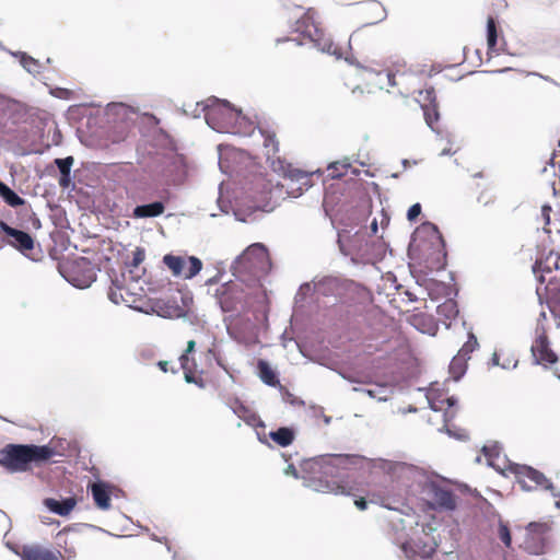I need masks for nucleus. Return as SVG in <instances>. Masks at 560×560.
Masks as SVG:
<instances>
[{"instance_id":"a18cd8bd","label":"nucleus","mask_w":560,"mask_h":560,"mask_svg":"<svg viewBox=\"0 0 560 560\" xmlns=\"http://www.w3.org/2000/svg\"><path fill=\"white\" fill-rule=\"evenodd\" d=\"M196 342L195 340H189L187 342V348L185 352L179 357V363L188 364L190 363L189 354L195 352Z\"/></svg>"},{"instance_id":"37998d69","label":"nucleus","mask_w":560,"mask_h":560,"mask_svg":"<svg viewBox=\"0 0 560 560\" xmlns=\"http://www.w3.org/2000/svg\"><path fill=\"white\" fill-rule=\"evenodd\" d=\"M145 258V250L142 247H136L132 253V259L129 262V267L137 268Z\"/></svg>"},{"instance_id":"c9c22d12","label":"nucleus","mask_w":560,"mask_h":560,"mask_svg":"<svg viewBox=\"0 0 560 560\" xmlns=\"http://www.w3.org/2000/svg\"><path fill=\"white\" fill-rule=\"evenodd\" d=\"M192 366H196L194 361L191 363H188V364L180 363V368L184 371L185 381L187 383H189V384L197 385L199 388H203L205 387V382H203V380L201 377H196L195 376L194 371H192Z\"/></svg>"},{"instance_id":"7c9ffc66","label":"nucleus","mask_w":560,"mask_h":560,"mask_svg":"<svg viewBox=\"0 0 560 560\" xmlns=\"http://www.w3.org/2000/svg\"><path fill=\"white\" fill-rule=\"evenodd\" d=\"M159 315L164 318H180L186 315V311L176 304H171V302H166L159 307Z\"/></svg>"},{"instance_id":"39448f33","label":"nucleus","mask_w":560,"mask_h":560,"mask_svg":"<svg viewBox=\"0 0 560 560\" xmlns=\"http://www.w3.org/2000/svg\"><path fill=\"white\" fill-rule=\"evenodd\" d=\"M57 455L54 447L48 444H15L10 443L0 450V466L8 472H26L32 464H42Z\"/></svg>"},{"instance_id":"a19ab883","label":"nucleus","mask_w":560,"mask_h":560,"mask_svg":"<svg viewBox=\"0 0 560 560\" xmlns=\"http://www.w3.org/2000/svg\"><path fill=\"white\" fill-rule=\"evenodd\" d=\"M116 282L117 281H113V284L115 285V288H110L108 291L109 301L113 302L114 304L127 302V300H125L124 295L120 292L121 287L117 285Z\"/></svg>"},{"instance_id":"f03ea898","label":"nucleus","mask_w":560,"mask_h":560,"mask_svg":"<svg viewBox=\"0 0 560 560\" xmlns=\"http://www.w3.org/2000/svg\"><path fill=\"white\" fill-rule=\"evenodd\" d=\"M363 459L354 454H324L301 460V479L305 488L316 492L345 494L340 482L346 471Z\"/></svg>"},{"instance_id":"9d476101","label":"nucleus","mask_w":560,"mask_h":560,"mask_svg":"<svg viewBox=\"0 0 560 560\" xmlns=\"http://www.w3.org/2000/svg\"><path fill=\"white\" fill-rule=\"evenodd\" d=\"M353 284V281L336 276H326L314 280V291L323 296L341 298Z\"/></svg>"},{"instance_id":"1a4fd4ad","label":"nucleus","mask_w":560,"mask_h":560,"mask_svg":"<svg viewBox=\"0 0 560 560\" xmlns=\"http://www.w3.org/2000/svg\"><path fill=\"white\" fill-rule=\"evenodd\" d=\"M0 231L3 233L2 242L30 258L28 252L34 248L35 241L28 232L13 228L3 220H0Z\"/></svg>"},{"instance_id":"49530a36","label":"nucleus","mask_w":560,"mask_h":560,"mask_svg":"<svg viewBox=\"0 0 560 560\" xmlns=\"http://www.w3.org/2000/svg\"><path fill=\"white\" fill-rule=\"evenodd\" d=\"M50 94L60 100H70L73 93L65 88H55L50 90Z\"/></svg>"},{"instance_id":"2f4dec72","label":"nucleus","mask_w":560,"mask_h":560,"mask_svg":"<svg viewBox=\"0 0 560 560\" xmlns=\"http://www.w3.org/2000/svg\"><path fill=\"white\" fill-rule=\"evenodd\" d=\"M439 315L453 319L456 318L459 314L458 305L456 301L448 299L444 303L440 304L436 308Z\"/></svg>"},{"instance_id":"7ed1b4c3","label":"nucleus","mask_w":560,"mask_h":560,"mask_svg":"<svg viewBox=\"0 0 560 560\" xmlns=\"http://www.w3.org/2000/svg\"><path fill=\"white\" fill-rule=\"evenodd\" d=\"M235 129L236 131H231V135L244 137H250L256 129L258 130L259 136L264 140L266 158L270 167L275 173L282 174L285 178L290 179L287 190L288 195L293 198L300 197L308 185V174L300 170H292L290 164H287L284 160L277 155L279 142L276 139V132L268 127H264L261 124L256 125L247 116L243 115L241 109H238Z\"/></svg>"},{"instance_id":"9b49d317","label":"nucleus","mask_w":560,"mask_h":560,"mask_svg":"<svg viewBox=\"0 0 560 560\" xmlns=\"http://www.w3.org/2000/svg\"><path fill=\"white\" fill-rule=\"evenodd\" d=\"M536 327L537 337L535 342L532 345L530 352L535 364H553L557 362V354L550 349L549 340L545 331V327Z\"/></svg>"},{"instance_id":"6e6552de","label":"nucleus","mask_w":560,"mask_h":560,"mask_svg":"<svg viewBox=\"0 0 560 560\" xmlns=\"http://www.w3.org/2000/svg\"><path fill=\"white\" fill-rule=\"evenodd\" d=\"M508 469L515 475L522 490L529 492L535 489H540L549 491L555 498H560V492L556 491L552 481L548 479L545 474L532 466L509 462Z\"/></svg>"},{"instance_id":"6ab92c4d","label":"nucleus","mask_w":560,"mask_h":560,"mask_svg":"<svg viewBox=\"0 0 560 560\" xmlns=\"http://www.w3.org/2000/svg\"><path fill=\"white\" fill-rule=\"evenodd\" d=\"M22 560H59L56 552L39 546H24L21 555Z\"/></svg>"},{"instance_id":"680f3d73","label":"nucleus","mask_w":560,"mask_h":560,"mask_svg":"<svg viewBox=\"0 0 560 560\" xmlns=\"http://www.w3.org/2000/svg\"><path fill=\"white\" fill-rule=\"evenodd\" d=\"M233 214L235 217V219L240 222H249V219H247L246 217H244L241 212V210H233Z\"/></svg>"},{"instance_id":"72a5a7b5","label":"nucleus","mask_w":560,"mask_h":560,"mask_svg":"<svg viewBox=\"0 0 560 560\" xmlns=\"http://www.w3.org/2000/svg\"><path fill=\"white\" fill-rule=\"evenodd\" d=\"M351 167L348 159L336 161L329 164L328 171L331 178H340L347 174L348 168Z\"/></svg>"},{"instance_id":"bf43d9fd","label":"nucleus","mask_w":560,"mask_h":560,"mask_svg":"<svg viewBox=\"0 0 560 560\" xmlns=\"http://www.w3.org/2000/svg\"><path fill=\"white\" fill-rule=\"evenodd\" d=\"M500 366L503 369V370H510V369H515L517 366V361H514L512 363V361L510 359L505 360L502 364H500Z\"/></svg>"},{"instance_id":"c85d7f7f","label":"nucleus","mask_w":560,"mask_h":560,"mask_svg":"<svg viewBox=\"0 0 560 560\" xmlns=\"http://www.w3.org/2000/svg\"><path fill=\"white\" fill-rule=\"evenodd\" d=\"M366 9L371 16L373 18V21L368 22L365 25H373L380 23L387 18L386 9L378 1H369Z\"/></svg>"},{"instance_id":"864d4df0","label":"nucleus","mask_w":560,"mask_h":560,"mask_svg":"<svg viewBox=\"0 0 560 560\" xmlns=\"http://www.w3.org/2000/svg\"><path fill=\"white\" fill-rule=\"evenodd\" d=\"M206 360L209 361V362L211 360H215L218 365L223 366L222 363H221L220 357L217 354V352L212 348L208 349V351L206 353Z\"/></svg>"},{"instance_id":"3c124183","label":"nucleus","mask_w":560,"mask_h":560,"mask_svg":"<svg viewBox=\"0 0 560 560\" xmlns=\"http://www.w3.org/2000/svg\"><path fill=\"white\" fill-rule=\"evenodd\" d=\"M284 475L292 476L295 479H301V469L298 470L293 464H289L284 469Z\"/></svg>"},{"instance_id":"338daca9","label":"nucleus","mask_w":560,"mask_h":560,"mask_svg":"<svg viewBox=\"0 0 560 560\" xmlns=\"http://www.w3.org/2000/svg\"><path fill=\"white\" fill-rule=\"evenodd\" d=\"M499 360H500V359H499L498 353H497V352H494V353L492 354L491 360H490V364H491L492 366L500 365V361H499Z\"/></svg>"},{"instance_id":"bb28decb","label":"nucleus","mask_w":560,"mask_h":560,"mask_svg":"<svg viewBox=\"0 0 560 560\" xmlns=\"http://www.w3.org/2000/svg\"><path fill=\"white\" fill-rule=\"evenodd\" d=\"M498 44V27L497 22L492 16H489L487 20V45H488V54H498L497 49Z\"/></svg>"},{"instance_id":"ea45409f","label":"nucleus","mask_w":560,"mask_h":560,"mask_svg":"<svg viewBox=\"0 0 560 560\" xmlns=\"http://www.w3.org/2000/svg\"><path fill=\"white\" fill-rule=\"evenodd\" d=\"M455 417V413L454 412H448L446 411L444 413V421L445 423H447L450 420H452L453 418ZM445 427V430L447 432V434L450 436H453L455 438L456 440H466L468 438L467 433L463 430L460 431H453L447 424L444 425Z\"/></svg>"},{"instance_id":"58836bf2","label":"nucleus","mask_w":560,"mask_h":560,"mask_svg":"<svg viewBox=\"0 0 560 560\" xmlns=\"http://www.w3.org/2000/svg\"><path fill=\"white\" fill-rule=\"evenodd\" d=\"M311 293H316L314 291V283H310V282H304L300 285L296 294H295V303H302L306 300V298L311 294Z\"/></svg>"},{"instance_id":"cd10ccee","label":"nucleus","mask_w":560,"mask_h":560,"mask_svg":"<svg viewBox=\"0 0 560 560\" xmlns=\"http://www.w3.org/2000/svg\"><path fill=\"white\" fill-rule=\"evenodd\" d=\"M467 360L455 355L448 366L453 381L458 382L467 372Z\"/></svg>"},{"instance_id":"8fccbe9b","label":"nucleus","mask_w":560,"mask_h":560,"mask_svg":"<svg viewBox=\"0 0 560 560\" xmlns=\"http://www.w3.org/2000/svg\"><path fill=\"white\" fill-rule=\"evenodd\" d=\"M243 420L249 425L265 427L264 421L255 413L246 415Z\"/></svg>"},{"instance_id":"4468645a","label":"nucleus","mask_w":560,"mask_h":560,"mask_svg":"<svg viewBox=\"0 0 560 560\" xmlns=\"http://www.w3.org/2000/svg\"><path fill=\"white\" fill-rule=\"evenodd\" d=\"M539 302L542 303V295L539 289L536 290ZM545 302L549 312L557 318H560V280L549 281L545 287Z\"/></svg>"},{"instance_id":"f704fd0d","label":"nucleus","mask_w":560,"mask_h":560,"mask_svg":"<svg viewBox=\"0 0 560 560\" xmlns=\"http://www.w3.org/2000/svg\"><path fill=\"white\" fill-rule=\"evenodd\" d=\"M202 269V261L196 256L188 257V267L183 271L184 279H192Z\"/></svg>"},{"instance_id":"e433bc0d","label":"nucleus","mask_w":560,"mask_h":560,"mask_svg":"<svg viewBox=\"0 0 560 560\" xmlns=\"http://www.w3.org/2000/svg\"><path fill=\"white\" fill-rule=\"evenodd\" d=\"M550 527L547 523L530 522L526 526L528 534L536 536L538 540H544L545 535L549 532Z\"/></svg>"},{"instance_id":"20e7f679","label":"nucleus","mask_w":560,"mask_h":560,"mask_svg":"<svg viewBox=\"0 0 560 560\" xmlns=\"http://www.w3.org/2000/svg\"><path fill=\"white\" fill-rule=\"evenodd\" d=\"M388 471L402 479L408 491L434 511H454L456 500L454 493L436 481L430 479L419 468L406 463H386Z\"/></svg>"},{"instance_id":"774afa93","label":"nucleus","mask_w":560,"mask_h":560,"mask_svg":"<svg viewBox=\"0 0 560 560\" xmlns=\"http://www.w3.org/2000/svg\"><path fill=\"white\" fill-rule=\"evenodd\" d=\"M400 411H401L404 415H405V413H416V412L418 411V409H417L415 406L409 405V406H408V408H406V409H401Z\"/></svg>"},{"instance_id":"ddd939ff","label":"nucleus","mask_w":560,"mask_h":560,"mask_svg":"<svg viewBox=\"0 0 560 560\" xmlns=\"http://www.w3.org/2000/svg\"><path fill=\"white\" fill-rule=\"evenodd\" d=\"M419 96V102L421 104V108L423 109L425 122L432 131H436L434 128V122L439 120L440 113L438 110L436 94L434 88L429 86L420 91Z\"/></svg>"},{"instance_id":"a878e982","label":"nucleus","mask_w":560,"mask_h":560,"mask_svg":"<svg viewBox=\"0 0 560 560\" xmlns=\"http://www.w3.org/2000/svg\"><path fill=\"white\" fill-rule=\"evenodd\" d=\"M415 234L416 235L423 234L431 240H436L442 245V247H445V241H444L438 225L432 222L427 221V222L422 223L416 230Z\"/></svg>"},{"instance_id":"5701e85b","label":"nucleus","mask_w":560,"mask_h":560,"mask_svg":"<svg viewBox=\"0 0 560 560\" xmlns=\"http://www.w3.org/2000/svg\"><path fill=\"white\" fill-rule=\"evenodd\" d=\"M354 392H360L377 401H387L392 390L386 384H375L372 388L353 387Z\"/></svg>"},{"instance_id":"aec40b11","label":"nucleus","mask_w":560,"mask_h":560,"mask_svg":"<svg viewBox=\"0 0 560 560\" xmlns=\"http://www.w3.org/2000/svg\"><path fill=\"white\" fill-rule=\"evenodd\" d=\"M268 436L279 446L287 447L295 440V430L292 427H279L270 431Z\"/></svg>"},{"instance_id":"69168bd1","label":"nucleus","mask_w":560,"mask_h":560,"mask_svg":"<svg viewBox=\"0 0 560 560\" xmlns=\"http://www.w3.org/2000/svg\"><path fill=\"white\" fill-rule=\"evenodd\" d=\"M158 366L162 372H164V373L168 372V362L167 361H159Z\"/></svg>"},{"instance_id":"393cba45","label":"nucleus","mask_w":560,"mask_h":560,"mask_svg":"<svg viewBox=\"0 0 560 560\" xmlns=\"http://www.w3.org/2000/svg\"><path fill=\"white\" fill-rule=\"evenodd\" d=\"M0 197L10 207L16 208L25 205V199L19 196L12 188L5 183L0 180Z\"/></svg>"},{"instance_id":"423d86ee","label":"nucleus","mask_w":560,"mask_h":560,"mask_svg":"<svg viewBox=\"0 0 560 560\" xmlns=\"http://www.w3.org/2000/svg\"><path fill=\"white\" fill-rule=\"evenodd\" d=\"M201 110H206V122L214 131L220 133L236 131L235 121L238 117V109L229 101L211 96Z\"/></svg>"},{"instance_id":"412c9836","label":"nucleus","mask_w":560,"mask_h":560,"mask_svg":"<svg viewBox=\"0 0 560 560\" xmlns=\"http://www.w3.org/2000/svg\"><path fill=\"white\" fill-rule=\"evenodd\" d=\"M258 376L261 382L270 387L280 385L278 374L272 370L271 365L262 359L257 361Z\"/></svg>"},{"instance_id":"6e6d98bb","label":"nucleus","mask_w":560,"mask_h":560,"mask_svg":"<svg viewBox=\"0 0 560 560\" xmlns=\"http://www.w3.org/2000/svg\"><path fill=\"white\" fill-rule=\"evenodd\" d=\"M93 281H95V275L93 277H90L89 280L84 281L83 283H78V282H71V283L77 288L84 289V288H89Z\"/></svg>"},{"instance_id":"0e129e2a","label":"nucleus","mask_w":560,"mask_h":560,"mask_svg":"<svg viewBox=\"0 0 560 560\" xmlns=\"http://www.w3.org/2000/svg\"><path fill=\"white\" fill-rule=\"evenodd\" d=\"M445 402L447 404L448 408H453L457 405L458 399L455 396H450L445 399Z\"/></svg>"},{"instance_id":"dca6fc26","label":"nucleus","mask_w":560,"mask_h":560,"mask_svg":"<svg viewBox=\"0 0 560 560\" xmlns=\"http://www.w3.org/2000/svg\"><path fill=\"white\" fill-rule=\"evenodd\" d=\"M91 493L95 505L106 511L110 508V486L109 483L97 480L91 486Z\"/></svg>"},{"instance_id":"603ef678","label":"nucleus","mask_w":560,"mask_h":560,"mask_svg":"<svg viewBox=\"0 0 560 560\" xmlns=\"http://www.w3.org/2000/svg\"><path fill=\"white\" fill-rule=\"evenodd\" d=\"M217 202H218V207H219L220 211H221L222 213L228 214V213H229V209L231 208V203H230V201H228V200H223V199H222V197H221V196H219V198H218V201H217Z\"/></svg>"},{"instance_id":"de8ad7c7","label":"nucleus","mask_w":560,"mask_h":560,"mask_svg":"<svg viewBox=\"0 0 560 560\" xmlns=\"http://www.w3.org/2000/svg\"><path fill=\"white\" fill-rule=\"evenodd\" d=\"M283 400L294 407L304 406V400H302L300 397L294 396L289 390H285V393L283 394Z\"/></svg>"},{"instance_id":"5fc2aeb1","label":"nucleus","mask_w":560,"mask_h":560,"mask_svg":"<svg viewBox=\"0 0 560 560\" xmlns=\"http://www.w3.org/2000/svg\"><path fill=\"white\" fill-rule=\"evenodd\" d=\"M390 523L396 530H399V529L404 530L406 528V521L404 518H401L400 516L392 520Z\"/></svg>"},{"instance_id":"473e14b6","label":"nucleus","mask_w":560,"mask_h":560,"mask_svg":"<svg viewBox=\"0 0 560 560\" xmlns=\"http://www.w3.org/2000/svg\"><path fill=\"white\" fill-rule=\"evenodd\" d=\"M479 347L477 337L474 335V332L468 334L467 341L462 346V348L458 350V353L456 355L469 360L470 354Z\"/></svg>"},{"instance_id":"a211bd4d","label":"nucleus","mask_w":560,"mask_h":560,"mask_svg":"<svg viewBox=\"0 0 560 560\" xmlns=\"http://www.w3.org/2000/svg\"><path fill=\"white\" fill-rule=\"evenodd\" d=\"M165 210L164 202L156 200L150 203L138 205L132 210V217L136 219L158 218Z\"/></svg>"},{"instance_id":"0eeeda50","label":"nucleus","mask_w":560,"mask_h":560,"mask_svg":"<svg viewBox=\"0 0 560 560\" xmlns=\"http://www.w3.org/2000/svg\"><path fill=\"white\" fill-rule=\"evenodd\" d=\"M315 15L316 12L313 9H308L295 22L293 31L306 36L319 51L340 59L342 57L341 49L335 46L332 39L318 26Z\"/></svg>"},{"instance_id":"f3484780","label":"nucleus","mask_w":560,"mask_h":560,"mask_svg":"<svg viewBox=\"0 0 560 560\" xmlns=\"http://www.w3.org/2000/svg\"><path fill=\"white\" fill-rule=\"evenodd\" d=\"M77 501L73 497H67L61 500L54 498H46L44 505L54 514L59 516H67L74 509Z\"/></svg>"},{"instance_id":"c03bdc74","label":"nucleus","mask_w":560,"mask_h":560,"mask_svg":"<svg viewBox=\"0 0 560 560\" xmlns=\"http://www.w3.org/2000/svg\"><path fill=\"white\" fill-rule=\"evenodd\" d=\"M231 409L234 415H236L238 418L244 419L245 416L249 412V409L238 399L234 400V404L231 405Z\"/></svg>"},{"instance_id":"f8f14e48","label":"nucleus","mask_w":560,"mask_h":560,"mask_svg":"<svg viewBox=\"0 0 560 560\" xmlns=\"http://www.w3.org/2000/svg\"><path fill=\"white\" fill-rule=\"evenodd\" d=\"M106 114L113 116L116 120H120L124 125L120 136L115 138L114 142L125 140L130 127L135 124L136 110L124 103H112L107 105Z\"/></svg>"},{"instance_id":"09e8293b","label":"nucleus","mask_w":560,"mask_h":560,"mask_svg":"<svg viewBox=\"0 0 560 560\" xmlns=\"http://www.w3.org/2000/svg\"><path fill=\"white\" fill-rule=\"evenodd\" d=\"M421 213V205L419 202L413 203L407 211V219L415 221Z\"/></svg>"},{"instance_id":"79ce46f5","label":"nucleus","mask_w":560,"mask_h":560,"mask_svg":"<svg viewBox=\"0 0 560 560\" xmlns=\"http://www.w3.org/2000/svg\"><path fill=\"white\" fill-rule=\"evenodd\" d=\"M208 103V98L206 101H201V102H197L195 105H194V108L190 110V106L188 107H185L184 108V113L186 115H189L194 118H198L200 117L201 114H203L206 116V110H201V108L203 107V105Z\"/></svg>"},{"instance_id":"13d9d810","label":"nucleus","mask_w":560,"mask_h":560,"mask_svg":"<svg viewBox=\"0 0 560 560\" xmlns=\"http://www.w3.org/2000/svg\"><path fill=\"white\" fill-rule=\"evenodd\" d=\"M0 515L2 516L3 521H4V522H5V524H7V533H8V532H10V530H11V528H12V522H11V518H10V517H9V515H8L4 511H2L1 509H0Z\"/></svg>"},{"instance_id":"e2e57ef3","label":"nucleus","mask_w":560,"mask_h":560,"mask_svg":"<svg viewBox=\"0 0 560 560\" xmlns=\"http://www.w3.org/2000/svg\"><path fill=\"white\" fill-rule=\"evenodd\" d=\"M354 503H355V506L361 511H363L368 508V502L363 498L355 500Z\"/></svg>"},{"instance_id":"052dcab7","label":"nucleus","mask_w":560,"mask_h":560,"mask_svg":"<svg viewBox=\"0 0 560 560\" xmlns=\"http://www.w3.org/2000/svg\"><path fill=\"white\" fill-rule=\"evenodd\" d=\"M550 211H551V207L549 205H544L542 206L541 213H542L547 224L550 221V217H549Z\"/></svg>"},{"instance_id":"b1692460","label":"nucleus","mask_w":560,"mask_h":560,"mask_svg":"<svg viewBox=\"0 0 560 560\" xmlns=\"http://www.w3.org/2000/svg\"><path fill=\"white\" fill-rule=\"evenodd\" d=\"M481 451L483 456L487 458L488 466L494 468L498 472L504 475V468L497 464V459H499L501 452L500 444L494 442L491 445H483Z\"/></svg>"},{"instance_id":"4d7b16f0","label":"nucleus","mask_w":560,"mask_h":560,"mask_svg":"<svg viewBox=\"0 0 560 560\" xmlns=\"http://www.w3.org/2000/svg\"><path fill=\"white\" fill-rule=\"evenodd\" d=\"M528 75L539 77L540 79H542V80H545L547 82H550V83H552L555 85H558V83L552 78H550L548 75H544V74L538 73V72H528Z\"/></svg>"},{"instance_id":"4be33fe9","label":"nucleus","mask_w":560,"mask_h":560,"mask_svg":"<svg viewBox=\"0 0 560 560\" xmlns=\"http://www.w3.org/2000/svg\"><path fill=\"white\" fill-rule=\"evenodd\" d=\"M9 54L19 59L20 61V65L23 67V69L25 71H27L30 74L32 75H36L40 72L42 70V65L40 62L33 58L32 56L27 55L26 52L24 51H11L9 50Z\"/></svg>"},{"instance_id":"f257e3e1","label":"nucleus","mask_w":560,"mask_h":560,"mask_svg":"<svg viewBox=\"0 0 560 560\" xmlns=\"http://www.w3.org/2000/svg\"><path fill=\"white\" fill-rule=\"evenodd\" d=\"M271 262L267 247L261 243L249 245L233 261L231 269L234 280L224 282L217 295L223 312H233L243 302L246 288L256 287L261 277L268 273Z\"/></svg>"},{"instance_id":"2eb2a0df","label":"nucleus","mask_w":560,"mask_h":560,"mask_svg":"<svg viewBox=\"0 0 560 560\" xmlns=\"http://www.w3.org/2000/svg\"><path fill=\"white\" fill-rule=\"evenodd\" d=\"M73 163H74V159L71 155L66 156V158H58V159L54 160V164L57 166L59 174H60L58 184L63 189H69V188L73 189L74 188V183H73L72 176H71V170H72Z\"/></svg>"},{"instance_id":"4c0bfd02","label":"nucleus","mask_w":560,"mask_h":560,"mask_svg":"<svg viewBox=\"0 0 560 560\" xmlns=\"http://www.w3.org/2000/svg\"><path fill=\"white\" fill-rule=\"evenodd\" d=\"M498 535H499V538L501 539V541L504 544V546L510 548L512 545L511 532H510L509 525L501 520L499 521V524H498Z\"/></svg>"},{"instance_id":"c756f323","label":"nucleus","mask_w":560,"mask_h":560,"mask_svg":"<svg viewBox=\"0 0 560 560\" xmlns=\"http://www.w3.org/2000/svg\"><path fill=\"white\" fill-rule=\"evenodd\" d=\"M163 262L172 270L175 277H179L183 275L185 267V259L182 256H175L172 254H166L163 257Z\"/></svg>"}]
</instances>
